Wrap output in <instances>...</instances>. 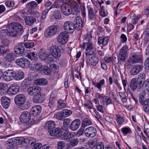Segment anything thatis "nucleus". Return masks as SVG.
<instances>
[{
    "label": "nucleus",
    "mask_w": 149,
    "mask_h": 149,
    "mask_svg": "<svg viewBox=\"0 0 149 149\" xmlns=\"http://www.w3.org/2000/svg\"><path fill=\"white\" fill-rule=\"evenodd\" d=\"M59 128L54 127L52 129H51L48 131L49 133L51 136H56L57 137Z\"/></svg>",
    "instance_id": "38"
},
{
    "label": "nucleus",
    "mask_w": 149,
    "mask_h": 149,
    "mask_svg": "<svg viewBox=\"0 0 149 149\" xmlns=\"http://www.w3.org/2000/svg\"><path fill=\"white\" fill-rule=\"evenodd\" d=\"M15 72L13 70L8 69L3 74V79L6 81H10L14 79Z\"/></svg>",
    "instance_id": "6"
},
{
    "label": "nucleus",
    "mask_w": 149,
    "mask_h": 149,
    "mask_svg": "<svg viewBox=\"0 0 149 149\" xmlns=\"http://www.w3.org/2000/svg\"><path fill=\"white\" fill-rule=\"evenodd\" d=\"M57 96L56 92L54 91L52 92L49 98L48 106L51 108L54 107L56 102Z\"/></svg>",
    "instance_id": "19"
},
{
    "label": "nucleus",
    "mask_w": 149,
    "mask_h": 149,
    "mask_svg": "<svg viewBox=\"0 0 149 149\" xmlns=\"http://www.w3.org/2000/svg\"><path fill=\"white\" fill-rule=\"evenodd\" d=\"M15 54L13 53L7 54L5 57V60L8 62H10L15 60Z\"/></svg>",
    "instance_id": "37"
},
{
    "label": "nucleus",
    "mask_w": 149,
    "mask_h": 149,
    "mask_svg": "<svg viewBox=\"0 0 149 149\" xmlns=\"http://www.w3.org/2000/svg\"><path fill=\"white\" fill-rule=\"evenodd\" d=\"M9 52V49H5V48L3 45H0V55H4Z\"/></svg>",
    "instance_id": "52"
},
{
    "label": "nucleus",
    "mask_w": 149,
    "mask_h": 149,
    "mask_svg": "<svg viewBox=\"0 0 149 149\" xmlns=\"http://www.w3.org/2000/svg\"><path fill=\"white\" fill-rule=\"evenodd\" d=\"M71 120L69 118H65L63 120V125L64 127H66L70 123Z\"/></svg>",
    "instance_id": "60"
},
{
    "label": "nucleus",
    "mask_w": 149,
    "mask_h": 149,
    "mask_svg": "<svg viewBox=\"0 0 149 149\" xmlns=\"http://www.w3.org/2000/svg\"><path fill=\"white\" fill-rule=\"evenodd\" d=\"M63 14L66 16L70 15L72 12V7L69 4H63L61 7Z\"/></svg>",
    "instance_id": "12"
},
{
    "label": "nucleus",
    "mask_w": 149,
    "mask_h": 149,
    "mask_svg": "<svg viewBox=\"0 0 149 149\" xmlns=\"http://www.w3.org/2000/svg\"><path fill=\"white\" fill-rule=\"evenodd\" d=\"M14 140V138L9 139L7 141V144L8 146H15Z\"/></svg>",
    "instance_id": "59"
},
{
    "label": "nucleus",
    "mask_w": 149,
    "mask_h": 149,
    "mask_svg": "<svg viewBox=\"0 0 149 149\" xmlns=\"http://www.w3.org/2000/svg\"><path fill=\"white\" fill-rule=\"evenodd\" d=\"M55 125V122L52 120L49 121L47 122L45 125V129L48 131L54 127Z\"/></svg>",
    "instance_id": "32"
},
{
    "label": "nucleus",
    "mask_w": 149,
    "mask_h": 149,
    "mask_svg": "<svg viewBox=\"0 0 149 149\" xmlns=\"http://www.w3.org/2000/svg\"><path fill=\"white\" fill-rule=\"evenodd\" d=\"M48 55V54L41 52H39L38 54L40 58L42 60L45 61L46 60L47 58Z\"/></svg>",
    "instance_id": "44"
},
{
    "label": "nucleus",
    "mask_w": 149,
    "mask_h": 149,
    "mask_svg": "<svg viewBox=\"0 0 149 149\" xmlns=\"http://www.w3.org/2000/svg\"><path fill=\"white\" fill-rule=\"evenodd\" d=\"M10 102V98L6 96L3 97L1 99V103L3 107L5 109L8 108Z\"/></svg>",
    "instance_id": "28"
},
{
    "label": "nucleus",
    "mask_w": 149,
    "mask_h": 149,
    "mask_svg": "<svg viewBox=\"0 0 149 149\" xmlns=\"http://www.w3.org/2000/svg\"><path fill=\"white\" fill-rule=\"evenodd\" d=\"M31 114L27 111L23 112L21 114L19 119L20 121L23 123H27L29 122L31 119Z\"/></svg>",
    "instance_id": "15"
},
{
    "label": "nucleus",
    "mask_w": 149,
    "mask_h": 149,
    "mask_svg": "<svg viewBox=\"0 0 149 149\" xmlns=\"http://www.w3.org/2000/svg\"><path fill=\"white\" fill-rule=\"evenodd\" d=\"M74 24L73 22L70 21H66L65 22L63 28L67 33H72L75 29Z\"/></svg>",
    "instance_id": "7"
},
{
    "label": "nucleus",
    "mask_w": 149,
    "mask_h": 149,
    "mask_svg": "<svg viewBox=\"0 0 149 149\" xmlns=\"http://www.w3.org/2000/svg\"><path fill=\"white\" fill-rule=\"evenodd\" d=\"M145 68L147 70L149 69V57H147L145 61Z\"/></svg>",
    "instance_id": "64"
},
{
    "label": "nucleus",
    "mask_w": 149,
    "mask_h": 149,
    "mask_svg": "<svg viewBox=\"0 0 149 149\" xmlns=\"http://www.w3.org/2000/svg\"><path fill=\"white\" fill-rule=\"evenodd\" d=\"M50 54L55 59L59 58L61 56L60 50L56 45L51 46L49 49Z\"/></svg>",
    "instance_id": "4"
},
{
    "label": "nucleus",
    "mask_w": 149,
    "mask_h": 149,
    "mask_svg": "<svg viewBox=\"0 0 149 149\" xmlns=\"http://www.w3.org/2000/svg\"><path fill=\"white\" fill-rule=\"evenodd\" d=\"M1 43L2 45L6 47H8L10 44V42L8 39H4L2 40L1 41Z\"/></svg>",
    "instance_id": "58"
},
{
    "label": "nucleus",
    "mask_w": 149,
    "mask_h": 149,
    "mask_svg": "<svg viewBox=\"0 0 149 149\" xmlns=\"http://www.w3.org/2000/svg\"><path fill=\"white\" fill-rule=\"evenodd\" d=\"M37 56V55H35L34 52L28 53L26 55L27 57L31 61L37 60L38 58Z\"/></svg>",
    "instance_id": "42"
},
{
    "label": "nucleus",
    "mask_w": 149,
    "mask_h": 149,
    "mask_svg": "<svg viewBox=\"0 0 149 149\" xmlns=\"http://www.w3.org/2000/svg\"><path fill=\"white\" fill-rule=\"evenodd\" d=\"M96 144V142L94 140H89L88 142V145L89 147L91 148H93Z\"/></svg>",
    "instance_id": "50"
},
{
    "label": "nucleus",
    "mask_w": 149,
    "mask_h": 149,
    "mask_svg": "<svg viewBox=\"0 0 149 149\" xmlns=\"http://www.w3.org/2000/svg\"><path fill=\"white\" fill-rule=\"evenodd\" d=\"M14 77L15 80L17 81H19L22 80L24 77V73L23 72L21 71H18L15 72Z\"/></svg>",
    "instance_id": "35"
},
{
    "label": "nucleus",
    "mask_w": 149,
    "mask_h": 149,
    "mask_svg": "<svg viewBox=\"0 0 149 149\" xmlns=\"http://www.w3.org/2000/svg\"><path fill=\"white\" fill-rule=\"evenodd\" d=\"M87 7L89 18L91 19L95 18L96 17L95 13L97 12V11H95V13H94V10L91 7L89 6H87Z\"/></svg>",
    "instance_id": "33"
},
{
    "label": "nucleus",
    "mask_w": 149,
    "mask_h": 149,
    "mask_svg": "<svg viewBox=\"0 0 149 149\" xmlns=\"http://www.w3.org/2000/svg\"><path fill=\"white\" fill-rule=\"evenodd\" d=\"M57 138H61L65 141H68L70 139L67 136L68 132L66 130L59 128Z\"/></svg>",
    "instance_id": "17"
},
{
    "label": "nucleus",
    "mask_w": 149,
    "mask_h": 149,
    "mask_svg": "<svg viewBox=\"0 0 149 149\" xmlns=\"http://www.w3.org/2000/svg\"><path fill=\"white\" fill-rule=\"evenodd\" d=\"M86 55H92L95 50L93 45L91 42H86Z\"/></svg>",
    "instance_id": "20"
},
{
    "label": "nucleus",
    "mask_w": 149,
    "mask_h": 149,
    "mask_svg": "<svg viewBox=\"0 0 149 149\" xmlns=\"http://www.w3.org/2000/svg\"><path fill=\"white\" fill-rule=\"evenodd\" d=\"M42 65L41 63L36 62L33 64H32L30 66V69L33 70H38L41 69L42 68Z\"/></svg>",
    "instance_id": "31"
},
{
    "label": "nucleus",
    "mask_w": 149,
    "mask_h": 149,
    "mask_svg": "<svg viewBox=\"0 0 149 149\" xmlns=\"http://www.w3.org/2000/svg\"><path fill=\"white\" fill-rule=\"evenodd\" d=\"M29 80L28 79H25L22 84V86L24 88H26L28 86L29 84Z\"/></svg>",
    "instance_id": "57"
},
{
    "label": "nucleus",
    "mask_w": 149,
    "mask_h": 149,
    "mask_svg": "<svg viewBox=\"0 0 149 149\" xmlns=\"http://www.w3.org/2000/svg\"><path fill=\"white\" fill-rule=\"evenodd\" d=\"M15 144V145H19L21 144L23 141L22 138L21 137H17L14 138V140Z\"/></svg>",
    "instance_id": "48"
},
{
    "label": "nucleus",
    "mask_w": 149,
    "mask_h": 149,
    "mask_svg": "<svg viewBox=\"0 0 149 149\" xmlns=\"http://www.w3.org/2000/svg\"><path fill=\"white\" fill-rule=\"evenodd\" d=\"M91 122L90 119L87 118H85L81 123V127L84 128L85 127L91 125Z\"/></svg>",
    "instance_id": "40"
},
{
    "label": "nucleus",
    "mask_w": 149,
    "mask_h": 149,
    "mask_svg": "<svg viewBox=\"0 0 149 149\" xmlns=\"http://www.w3.org/2000/svg\"><path fill=\"white\" fill-rule=\"evenodd\" d=\"M53 17L55 19H59L61 18V14L60 12L58 10H56L53 15Z\"/></svg>",
    "instance_id": "45"
},
{
    "label": "nucleus",
    "mask_w": 149,
    "mask_h": 149,
    "mask_svg": "<svg viewBox=\"0 0 149 149\" xmlns=\"http://www.w3.org/2000/svg\"><path fill=\"white\" fill-rule=\"evenodd\" d=\"M45 99V94L40 91L34 95L33 98V101L35 103H40L43 102Z\"/></svg>",
    "instance_id": "8"
},
{
    "label": "nucleus",
    "mask_w": 149,
    "mask_h": 149,
    "mask_svg": "<svg viewBox=\"0 0 149 149\" xmlns=\"http://www.w3.org/2000/svg\"><path fill=\"white\" fill-rule=\"evenodd\" d=\"M41 72L45 75H48L50 74L51 71L50 69L47 66H44L43 68H42Z\"/></svg>",
    "instance_id": "43"
},
{
    "label": "nucleus",
    "mask_w": 149,
    "mask_h": 149,
    "mask_svg": "<svg viewBox=\"0 0 149 149\" xmlns=\"http://www.w3.org/2000/svg\"><path fill=\"white\" fill-rule=\"evenodd\" d=\"M24 46L22 45H17L14 48V52L19 55L22 54L24 52Z\"/></svg>",
    "instance_id": "29"
},
{
    "label": "nucleus",
    "mask_w": 149,
    "mask_h": 149,
    "mask_svg": "<svg viewBox=\"0 0 149 149\" xmlns=\"http://www.w3.org/2000/svg\"><path fill=\"white\" fill-rule=\"evenodd\" d=\"M84 106L88 107V108L90 109H93V110L96 115H98V112H97L95 108H93V106H92V103L90 100H88L84 104Z\"/></svg>",
    "instance_id": "39"
},
{
    "label": "nucleus",
    "mask_w": 149,
    "mask_h": 149,
    "mask_svg": "<svg viewBox=\"0 0 149 149\" xmlns=\"http://www.w3.org/2000/svg\"><path fill=\"white\" fill-rule=\"evenodd\" d=\"M68 34L66 32L60 33L57 37L58 42L61 45L65 44L68 40Z\"/></svg>",
    "instance_id": "11"
},
{
    "label": "nucleus",
    "mask_w": 149,
    "mask_h": 149,
    "mask_svg": "<svg viewBox=\"0 0 149 149\" xmlns=\"http://www.w3.org/2000/svg\"><path fill=\"white\" fill-rule=\"evenodd\" d=\"M116 116L117 117V121L118 123L120 125H122L124 122V119L123 118L117 115H116Z\"/></svg>",
    "instance_id": "56"
},
{
    "label": "nucleus",
    "mask_w": 149,
    "mask_h": 149,
    "mask_svg": "<svg viewBox=\"0 0 149 149\" xmlns=\"http://www.w3.org/2000/svg\"><path fill=\"white\" fill-rule=\"evenodd\" d=\"M130 129L129 127H125L121 129V131L125 135H126L128 133H130Z\"/></svg>",
    "instance_id": "61"
},
{
    "label": "nucleus",
    "mask_w": 149,
    "mask_h": 149,
    "mask_svg": "<svg viewBox=\"0 0 149 149\" xmlns=\"http://www.w3.org/2000/svg\"><path fill=\"white\" fill-rule=\"evenodd\" d=\"M146 78V74L144 73H141L138 75L137 78L138 81H143Z\"/></svg>",
    "instance_id": "55"
},
{
    "label": "nucleus",
    "mask_w": 149,
    "mask_h": 149,
    "mask_svg": "<svg viewBox=\"0 0 149 149\" xmlns=\"http://www.w3.org/2000/svg\"><path fill=\"white\" fill-rule=\"evenodd\" d=\"M92 36L91 33H88L84 36V40L86 42H91L92 40Z\"/></svg>",
    "instance_id": "54"
},
{
    "label": "nucleus",
    "mask_w": 149,
    "mask_h": 149,
    "mask_svg": "<svg viewBox=\"0 0 149 149\" xmlns=\"http://www.w3.org/2000/svg\"><path fill=\"white\" fill-rule=\"evenodd\" d=\"M23 26L19 23L13 22L10 23L6 27L0 31V37L3 36V33H6L7 36H11L13 37H17L21 35L24 32Z\"/></svg>",
    "instance_id": "1"
},
{
    "label": "nucleus",
    "mask_w": 149,
    "mask_h": 149,
    "mask_svg": "<svg viewBox=\"0 0 149 149\" xmlns=\"http://www.w3.org/2000/svg\"><path fill=\"white\" fill-rule=\"evenodd\" d=\"M26 98L24 95L22 94L17 95L14 98L15 102L18 106H23L25 103Z\"/></svg>",
    "instance_id": "9"
},
{
    "label": "nucleus",
    "mask_w": 149,
    "mask_h": 149,
    "mask_svg": "<svg viewBox=\"0 0 149 149\" xmlns=\"http://www.w3.org/2000/svg\"><path fill=\"white\" fill-rule=\"evenodd\" d=\"M104 147L102 142H99L96 144L95 149H104Z\"/></svg>",
    "instance_id": "62"
},
{
    "label": "nucleus",
    "mask_w": 149,
    "mask_h": 149,
    "mask_svg": "<svg viewBox=\"0 0 149 149\" xmlns=\"http://www.w3.org/2000/svg\"><path fill=\"white\" fill-rule=\"evenodd\" d=\"M26 24L29 26H32L36 21L35 18L33 16H26L24 18Z\"/></svg>",
    "instance_id": "26"
},
{
    "label": "nucleus",
    "mask_w": 149,
    "mask_h": 149,
    "mask_svg": "<svg viewBox=\"0 0 149 149\" xmlns=\"http://www.w3.org/2000/svg\"><path fill=\"white\" fill-rule=\"evenodd\" d=\"M58 105L57 107V110H60L66 107V104L63 102V100H59L57 102Z\"/></svg>",
    "instance_id": "41"
},
{
    "label": "nucleus",
    "mask_w": 149,
    "mask_h": 149,
    "mask_svg": "<svg viewBox=\"0 0 149 149\" xmlns=\"http://www.w3.org/2000/svg\"><path fill=\"white\" fill-rule=\"evenodd\" d=\"M86 56L87 63L92 65H95L98 62V58L96 56H91V55H86Z\"/></svg>",
    "instance_id": "21"
},
{
    "label": "nucleus",
    "mask_w": 149,
    "mask_h": 149,
    "mask_svg": "<svg viewBox=\"0 0 149 149\" xmlns=\"http://www.w3.org/2000/svg\"><path fill=\"white\" fill-rule=\"evenodd\" d=\"M128 47L127 46H123L119 50V61L124 63L127 55Z\"/></svg>",
    "instance_id": "5"
},
{
    "label": "nucleus",
    "mask_w": 149,
    "mask_h": 149,
    "mask_svg": "<svg viewBox=\"0 0 149 149\" xmlns=\"http://www.w3.org/2000/svg\"><path fill=\"white\" fill-rule=\"evenodd\" d=\"M30 9H34L37 6V4L36 2L34 1H31L29 2L27 4Z\"/></svg>",
    "instance_id": "46"
},
{
    "label": "nucleus",
    "mask_w": 149,
    "mask_h": 149,
    "mask_svg": "<svg viewBox=\"0 0 149 149\" xmlns=\"http://www.w3.org/2000/svg\"><path fill=\"white\" fill-rule=\"evenodd\" d=\"M35 141V140L33 138L31 137H29L25 139V142L29 145H32L34 143V142Z\"/></svg>",
    "instance_id": "47"
},
{
    "label": "nucleus",
    "mask_w": 149,
    "mask_h": 149,
    "mask_svg": "<svg viewBox=\"0 0 149 149\" xmlns=\"http://www.w3.org/2000/svg\"><path fill=\"white\" fill-rule=\"evenodd\" d=\"M34 82L37 85L42 86H45L48 83L47 80L44 78L37 79L35 80Z\"/></svg>",
    "instance_id": "34"
},
{
    "label": "nucleus",
    "mask_w": 149,
    "mask_h": 149,
    "mask_svg": "<svg viewBox=\"0 0 149 149\" xmlns=\"http://www.w3.org/2000/svg\"><path fill=\"white\" fill-rule=\"evenodd\" d=\"M142 84V93L143 95H145L146 93H149V79H146Z\"/></svg>",
    "instance_id": "27"
},
{
    "label": "nucleus",
    "mask_w": 149,
    "mask_h": 149,
    "mask_svg": "<svg viewBox=\"0 0 149 149\" xmlns=\"http://www.w3.org/2000/svg\"><path fill=\"white\" fill-rule=\"evenodd\" d=\"M72 113V111L67 109H63L60 112L56 115V118L58 120H62L63 118L68 117Z\"/></svg>",
    "instance_id": "10"
},
{
    "label": "nucleus",
    "mask_w": 149,
    "mask_h": 149,
    "mask_svg": "<svg viewBox=\"0 0 149 149\" xmlns=\"http://www.w3.org/2000/svg\"><path fill=\"white\" fill-rule=\"evenodd\" d=\"M41 90V88L39 87L36 86H31L27 89L28 93L31 95H35Z\"/></svg>",
    "instance_id": "22"
},
{
    "label": "nucleus",
    "mask_w": 149,
    "mask_h": 149,
    "mask_svg": "<svg viewBox=\"0 0 149 149\" xmlns=\"http://www.w3.org/2000/svg\"><path fill=\"white\" fill-rule=\"evenodd\" d=\"M84 132L87 137H93L96 135L97 131L95 128L90 127L86 128Z\"/></svg>",
    "instance_id": "16"
},
{
    "label": "nucleus",
    "mask_w": 149,
    "mask_h": 149,
    "mask_svg": "<svg viewBox=\"0 0 149 149\" xmlns=\"http://www.w3.org/2000/svg\"><path fill=\"white\" fill-rule=\"evenodd\" d=\"M41 109V107L40 106L36 105L32 107L31 111L32 112V114L35 116L40 113Z\"/></svg>",
    "instance_id": "30"
},
{
    "label": "nucleus",
    "mask_w": 149,
    "mask_h": 149,
    "mask_svg": "<svg viewBox=\"0 0 149 149\" xmlns=\"http://www.w3.org/2000/svg\"><path fill=\"white\" fill-rule=\"evenodd\" d=\"M15 61L17 65L23 68H27L30 65V61L24 58H18Z\"/></svg>",
    "instance_id": "14"
},
{
    "label": "nucleus",
    "mask_w": 149,
    "mask_h": 149,
    "mask_svg": "<svg viewBox=\"0 0 149 149\" xmlns=\"http://www.w3.org/2000/svg\"><path fill=\"white\" fill-rule=\"evenodd\" d=\"M130 85L133 91L136 89L138 92L142 91V81H138L136 78H133L130 81Z\"/></svg>",
    "instance_id": "2"
},
{
    "label": "nucleus",
    "mask_w": 149,
    "mask_h": 149,
    "mask_svg": "<svg viewBox=\"0 0 149 149\" xmlns=\"http://www.w3.org/2000/svg\"><path fill=\"white\" fill-rule=\"evenodd\" d=\"M92 83L95 87H97L100 90H101L102 86L104 85V79L101 80L97 83H96L95 81H93Z\"/></svg>",
    "instance_id": "36"
},
{
    "label": "nucleus",
    "mask_w": 149,
    "mask_h": 149,
    "mask_svg": "<svg viewBox=\"0 0 149 149\" xmlns=\"http://www.w3.org/2000/svg\"><path fill=\"white\" fill-rule=\"evenodd\" d=\"M81 123V121L79 119H76L71 123L70 129L73 131L76 130L79 127Z\"/></svg>",
    "instance_id": "24"
},
{
    "label": "nucleus",
    "mask_w": 149,
    "mask_h": 149,
    "mask_svg": "<svg viewBox=\"0 0 149 149\" xmlns=\"http://www.w3.org/2000/svg\"><path fill=\"white\" fill-rule=\"evenodd\" d=\"M79 141L77 139H71L70 141V144L72 146H76L78 143Z\"/></svg>",
    "instance_id": "53"
},
{
    "label": "nucleus",
    "mask_w": 149,
    "mask_h": 149,
    "mask_svg": "<svg viewBox=\"0 0 149 149\" xmlns=\"http://www.w3.org/2000/svg\"><path fill=\"white\" fill-rule=\"evenodd\" d=\"M57 28L55 26H52L49 27L46 31L44 35L45 37L49 38L52 37L56 34Z\"/></svg>",
    "instance_id": "13"
},
{
    "label": "nucleus",
    "mask_w": 149,
    "mask_h": 149,
    "mask_svg": "<svg viewBox=\"0 0 149 149\" xmlns=\"http://www.w3.org/2000/svg\"><path fill=\"white\" fill-rule=\"evenodd\" d=\"M143 58L141 55L138 53H132L130 56L128 61L132 64L141 62L143 61Z\"/></svg>",
    "instance_id": "3"
},
{
    "label": "nucleus",
    "mask_w": 149,
    "mask_h": 149,
    "mask_svg": "<svg viewBox=\"0 0 149 149\" xmlns=\"http://www.w3.org/2000/svg\"><path fill=\"white\" fill-rule=\"evenodd\" d=\"M24 47L27 48H31L34 46V43L32 42H25L24 44Z\"/></svg>",
    "instance_id": "51"
},
{
    "label": "nucleus",
    "mask_w": 149,
    "mask_h": 149,
    "mask_svg": "<svg viewBox=\"0 0 149 149\" xmlns=\"http://www.w3.org/2000/svg\"><path fill=\"white\" fill-rule=\"evenodd\" d=\"M73 24H74L75 29L77 30H80L83 26L82 19L79 17H76Z\"/></svg>",
    "instance_id": "23"
},
{
    "label": "nucleus",
    "mask_w": 149,
    "mask_h": 149,
    "mask_svg": "<svg viewBox=\"0 0 149 149\" xmlns=\"http://www.w3.org/2000/svg\"><path fill=\"white\" fill-rule=\"evenodd\" d=\"M142 66L140 65H134L131 68V74L132 75H136L142 70Z\"/></svg>",
    "instance_id": "25"
},
{
    "label": "nucleus",
    "mask_w": 149,
    "mask_h": 149,
    "mask_svg": "<svg viewBox=\"0 0 149 149\" xmlns=\"http://www.w3.org/2000/svg\"><path fill=\"white\" fill-rule=\"evenodd\" d=\"M19 90V86L16 84L11 85L7 90L8 93L10 95H15L17 94Z\"/></svg>",
    "instance_id": "18"
},
{
    "label": "nucleus",
    "mask_w": 149,
    "mask_h": 149,
    "mask_svg": "<svg viewBox=\"0 0 149 149\" xmlns=\"http://www.w3.org/2000/svg\"><path fill=\"white\" fill-rule=\"evenodd\" d=\"M5 4L8 7H12L14 6L15 3L12 1H8L6 2Z\"/></svg>",
    "instance_id": "63"
},
{
    "label": "nucleus",
    "mask_w": 149,
    "mask_h": 149,
    "mask_svg": "<svg viewBox=\"0 0 149 149\" xmlns=\"http://www.w3.org/2000/svg\"><path fill=\"white\" fill-rule=\"evenodd\" d=\"M72 7L76 13L78 12L79 9V6L76 1H74L72 3Z\"/></svg>",
    "instance_id": "49"
}]
</instances>
